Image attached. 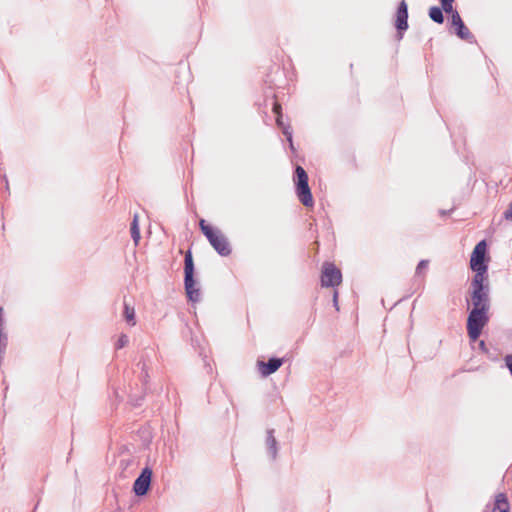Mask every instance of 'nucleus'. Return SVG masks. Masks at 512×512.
Segmentation results:
<instances>
[{"label": "nucleus", "mask_w": 512, "mask_h": 512, "mask_svg": "<svg viewBox=\"0 0 512 512\" xmlns=\"http://www.w3.org/2000/svg\"><path fill=\"white\" fill-rule=\"evenodd\" d=\"M471 287L472 293L470 301L473 305L472 309L489 310L490 300L487 278H482L480 273L475 275L472 280Z\"/></svg>", "instance_id": "nucleus-1"}, {"label": "nucleus", "mask_w": 512, "mask_h": 512, "mask_svg": "<svg viewBox=\"0 0 512 512\" xmlns=\"http://www.w3.org/2000/svg\"><path fill=\"white\" fill-rule=\"evenodd\" d=\"M199 226L209 243L221 256H228L231 253L230 244L219 229L213 228L204 219L200 220Z\"/></svg>", "instance_id": "nucleus-2"}, {"label": "nucleus", "mask_w": 512, "mask_h": 512, "mask_svg": "<svg viewBox=\"0 0 512 512\" xmlns=\"http://www.w3.org/2000/svg\"><path fill=\"white\" fill-rule=\"evenodd\" d=\"M184 263V285L187 297L192 302H198L200 300V289L196 287V281L194 280V264L190 251L185 254Z\"/></svg>", "instance_id": "nucleus-3"}, {"label": "nucleus", "mask_w": 512, "mask_h": 512, "mask_svg": "<svg viewBox=\"0 0 512 512\" xmlns=\"http://www.w3.org/2000/svg\"><path fill=\"white\" fill-rule=\"evenodd\" d=\"M488 310L472 309L467 319V332L471 340L479 338L482 329L488 323Z\"/></svg>", "instance_id": "nucleus-4"}, {"label": "nucleus", "mask_w": 512, "mask_h": 512, "mask_svg": "<svg viewBox=\"0 0 512 512\" xmlns=\"http://www.w3.org/2000/svg\"><path fill=\"white\" fill-rule=\"evenodd\" d=\"M295 174L296 193L300 202L306 207L313 206V197L308 185V176L306 171L301 166H297Z\"/></svg>", "instance_id": "nucleus-5"}, {"label": "nucleus", "mask_w": 512, "mask_h": 512, "mask_svg": "<svg viewBox=\"0 0 512 512\" xmlns=\"http://www.w3.org/2000/svg\"><path fill=\"white\" fill-rule=\"evenodd\" d=\"M486 248V242L484 240L480 241L475 246L470 259L471 269L475 272V275L480 273L482 278H487V265L484 263Z\"/></svg>", "instance_id": "nucleus-6"}, {"label": "nucleus", "mask_w": 512, "mask_h": 512, "mask_svg": "<svg viewBox=\"0 0 512 512\" xmlns=\"http://www.w3.org/2000/svg\"><path fill=\"white\" fill-rule=\"evenodd\" d=\"M342 281L341 271L332 263H325L322 268L321 285L323 287H335Z\"/></svg>", "instance_id": "nucleus-7"}, {"label": "nucleus", "mask_w": 512, "mask_h": 512, "mask_svg": "<svg viewBox=\"0 0 512 512\" xmlns=\"http://www.w3.org/2000/svg\"><path fill=\"white\" fill-rule=\"evenodd\" d=\"M151 477L152 470L149 467H145L133 485V491L137 496H143L147 493L150 487Z\"/></svg>", "instance_id": "nucleus-8"}, {"label": "nucleus", "mask_w": 512, "mask_h": 512, "mask_svg": "<svg viewBox=\"0 0 512 512\" xmlns=\"http://www.w3.org/2000/svg\"><path fill=\"white\" fill-rule=\"evenodd\" d=\"M451 23L456 28V35L467 41H472L473 35L470 33L469 29L465 26L458 12H454L451 17Z\"/></svg>", "instance_id": "nucleus-9"}, {"label": "nucleus", "mask_w": 512, "mask_h": 512, "mask_svg": "<svg viewBox=\"0 0 512 512\" xmlns=\"http://www.w3.org/2000/svg\"><path fill=\"white\" fill-rule=\"evenodd\" d=\"M283 364V360L280 358H271L268 362L258 361V370L262 377H267L276 372Z\"/></svg>", "instance_id": "nucleus-10"}, {"label": "nucleus", "mask_w": 512, "mask_h": 512, "mask_svg": "<svg viewBox=\"0 0 512 512\" xmlns=\"http://www.w3.org/2000/svg\"><path fill=\"white\" fill-rule=\"evenodd\" d=\"M408 7L404 0H402L398 6L396 13V28L399 31L406 30L408 28Z\"/></svg>", "instance_id": "nucleus-11"}, {"label": "nucleus", "mask_w": 512, "mask_h": 512, "mask_svg": "<svg viewBox=\"0 0 512 512\" xmlns=\"http://www.w3.org/2000/svg\"><path fill=\"white\" fill-rule=\"evenodd\" d=\"M266 446L268 453L271 455L273 459H275L277 456L278 448L276 438L274 437L273 429H269L266 432Z\"/></svg>", "instance_id": "nucleus-12"}, {"label": "nucleus", "mask_w": 512, "mask_h": 512, "mask_svg": "<svg viewBox=\"0 0 512 512\" xmlns=\"http://www.w3.org/2000/svg\"><path fill=\"white\" fill-rule=\"evenodd\" d=\"M509 508L506 495L503 493L498 494L492 512H509Z\"/></svg>", "instance_id": "nucleus-13"}, {"label": "nucleus", "mask_w": 512, "mask_h": 512, "mask_svg": "<svg viewBox=\"0 0 512 512\" xmlns=\"http://www.w3.org/2000/svg\"><path fill=\"white\" fill-rule=\"evenodd\" d=\"M123 317L128 325H130V326L136 325L135 309L133 306H131L126 301H124Z\"/></svg>", "instance_id": "nucleus-14"}, {"label": "nucleus", "mask_w": 512, "mask_h": 512, "mask_svg": "<svg viewBox=\"0 0 512 512\" xmlns=\"http://www.w3.org/2000/svg\"><path fill=\"white\" fill-rule=\"evenodd\" d=\"M429 17L438 24H442L444 21L442 9L437 6H433L429 9Z\"/></svg>", "instance_id": "nucleus-15"}, {"label": "nucleus", "mask_w": 512, "mask_h": 512, "mask_svg": "<svg viewBox=\"0 0 512 512\" xmlns=\"http://www.w3.org/2000/svg\"><path fill=\"white\" fill-rule=\"evenodd\" d=\"M276 123L282 129V132L286 136L291 149H293L294 147H293V141H292V132L290 130V127L284 125V123L282 122L281 116H277Z\"/></svg>", "instance_id": "nucleus-16"}, {"label": "nucleus", "mask_w": 512, "mask_h": 512, "mask_svg": "<svg viewBox=\"0 0 512 512\" xmlns=\"http://www.w3.org/2000/svg\"><path fill=\"white\" fill-rule=\"evenodd\" d=\"M131 236L135 242V245L138 244L140 240V229L138 225V216L135 215L133 218V221L131 223Z\"/></svg>", "instance_id": "nucleus-17"}, {"label": "nucleus", "mask_w": 512, "mask_h": 512, "mask_svg": "<svg viewBox=\"0 0 512 512\" xmlns=\"http://www.w3.org/2000/svg\"><path fill=\"white\" fill-rule=\"evenodd\" d=\"M440 2H441L443 11H445L446 13H450L451 16L453 15L454 12H457L456 10L453 9L454 0H445V1H440Z\"/></svg>", "instance_id": "nucleus-18"}, {"label": "nucleus", "mask_w": 512, "mask_h": 512, "mask_svg": "<svg viewBox=\"0 0 512 512\" xmlns=\"http://www.w3.org/2000/svg\"><path fill=\"white\" fill-rule=\"evenodd\" d=\"M129 342L128 336L126 334H121L115 344L117 349H121L125 347Z\"/></svg>", "instance_id": "nucleus-19"}, {"label": "nucleus", "mask_w": 512, "mask_h": 512, "mask_svg": "<svg viewBox=\"0 0 512 512\" xmlns=\"http://www.w3.org/2000/svg\"><path fill=\"white\" fill-rule=\"evenodd\" d=\"M428 260H421L416 267V275H421L428 267Z\"/></svg>", "instance_id": "nucleus-20"}, {"label": "nucleus", "mask_w": 512, "mask_h": 512, "mask_svg": "<svg viewBox=\"0 0 512 512\" xmlns=\"http://www.w3.org/2000/svg\"><path fill=\"white\" fill-rule=\"evenodd\" d=\"M273 112L277 115V116H281V105L277 102L274 103V106H273Z\"/></svg>", "instance_id": "nucleus-21"}, {"label": "nucleus", "mask_w": 512, "mask_h": 512, "mask_svg": "<svg viewBox=\"0 0 512 512\" xmlns=\"http://www.w3.org/2000/svg\"><path fill=\"white\" fill-rule=\"evenodd\" d=\"M333 302H334V306L338 310V293L336 291L334 292V295H333Z\"/></svg>", "instance_id": "nucleus-22"}, {"label": "nucleus", "mask_w": 512, "mask_h": 512, "mask_svg": "<svg viewBox=\"0 0 512 512\" xmlns=\"http://www.w3.org/2000/svg\"><path fill=\"white\" fill-rule=\"evenodd\" d=\"M480 347H482V348L484 347V342L483 341L480 343Z\"/></svg>", "instance_id": "nucleus-23"}]
</instances>
